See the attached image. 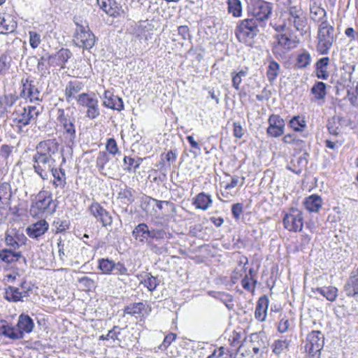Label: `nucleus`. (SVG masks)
<instances>
[{
	"label": "nucleus",
	"instance_id": "nucleus-1",
	"mask_svg": "<svg viewBox=\"0 0 358 358\" xmlns=\"http://www.w3.org/2000/svg\"><path fill=\"white\" fill-rule=\"evenodd\" d=\"M59 144L55 139H48L39 142L36 152L32 155V166L34 171L43 179L47 180L51 173L55 180V187L64 188L66 184V173L62 166L66 159L59 153Z\"/></svg>",
	"mask_w": 358,
	"mask_h": 358
},
{
	"label": "nucleus",
	"instance_id": "nucleus-2",
	"mask_svg": "<svg viewBox=\"0 0 358 358\" xmlns=\"http://www.w3.org/2000/svg\"><path fill=\"white\" fill-rule=\"evenodd\" d=\"M282 24L280 29L282 31L292 30V28L301 36L310 34V27L308 19L299 6H290L282 15Z\"/></svg>",
	"mask_w": 358,
	"mask_h": 358
},
{
	"label": "nucleus",
	"instance_id": "nucleus-3",
	"mask_svg": "<svg viewBox=\"0 0 358 358\" xmlns=\"http://www.w3.org/2000/svg\"><path fill=\"white\" fill-rule=\"evenodd\" d=\"M132 236L141 244L148 243L151 239L160 241L171 237V234L165 229H149L145 223L138 224L133 229Z\"/></svg>",
	"mask_w": 358,
	"mask_h": 358
},
{
	"label": "nucleus",
	"instance_id": "nucleus-4",
	"mask_svg": "<svg viewBox=\"0 0 358 358\" xmlns=\"http://www.w3.org/2000/svg\"><path fill=\"white\" fill-rule=\"evenodd\" d=\"M317 50L321 55H327L336 41V34L333 24L324 21L318 25Z\"/></svg>",
	"mask_w": 358,
	"mask_h": 358
},
{
	"label": "nucleus",
	"instance_id": "nucleus-5",
	"mask_svg": "<svg viewBox=\"0 0 358 358\" xmlns=\"http://www.w3.org/2000/svg\"><path fill=\"white\" fill-rule=\"evenodd\" d=\"M273 10V3L264 0H254L252 3H248V15L259 22L260 27L266 24V22L272 15Z\"/></svg>",
	"mask_w": 358,
	"mask_h": 358
},
{
	"label": "nucleus",
	"instance_id": "nucleus-6",
	"mask_svg": "<svg viewBox=\"0 0 358 358\" xmlns=\"http://www.w3.org/2000/svg\"><path fill=\"white\" fill-rule=\"evenodd\" d=\"M56 208L57 205L52 199V194L48 191H41L31 206L30 214L34 217L39 216L44 213L52 215L55 212Z\"/></svg>",
	"mask_w": 358,
	"mask_h": 358
},
{
	"label": "nucleus",
	"instance_id": "nucleus-7",
	"mask_svg": "<svg viewBox=\"0 0 358 358\" xmlns=\"http://www.w3.org/2000/svg\"><path fill=\"white\" fill-rule=\"evenodd\" d=\"M259 22L254 18L248 17L241 20L236 27V36L238 40L248 45H252V39L259 33Z\"/></svg>",
	"mask_w": 358,
	"mask_h": 358
},
{
	"label": "nucleus",
	"instance_id": "nucleus-8",
	"mask_svg": "<svg viewBox=\"0 0 358 358\" xmlns=\"http://www.w3.org/2000/svg\"><path fill=\"white\" fill-rule=\"evenodd\" d=\"M274 39L271 50L276 58H285L291 50L297 47L299 42L296 37L288 36L286 34H278Z\"/></svg>",
	"mask_w": 358,
	"mask_h": 358
},
{
	"label": "nucleus",
	"instance_id": "nucleus-9",
	"mask_svg": "<svg viewBox=\"0 0 358 358\" xmlns=\"http://www.w3.org/2000/svg\"><path fill=\"white\" fill-rule=\"evenodd\" d=\"M76 29L74 34L73 41L80 48L90 50L94 45L96 36L91 31L87 23L85 24L76 22Z\"/></svg>",
	"mask_w": 358,
	"mask_h": 358
},
{
	"label": "nucleus",
	"instance_id": "nucleus-10",
	"mask_svg": "<svg viewBox=\"0 0 358 358\" xmlns=\"http://www.w3.org/2000/svg\"><path fill=\"white\" fill-rule=\"evenodd\" d=\"M324 343V335L320 331H313L308 334L305 345L308 358H320V352Z\"/></svg>",
	"mask_w": 358,
	"mask_h": 358
},
{
	"label": "nucleus",
	"instance_id": "nucleus-11",
	"mask_svg": "<svg viewBox=\"0 0 358 358\" xmlns=\"http://www.w3.org/2000/svg\"><path fill=\"white\" fill-rule=\"evenodd\" d=\"M303 219L301 211L292 208L283 217L284 227L289 231H301L303 226Z\"/></svg>",
	"mask_w": 358,
	"mask_h": 358
},
{
	"label": "nucleus",
	"instance_id": "nucleus-12",
	"mask_svg": "<svg viewBox=\"0 0 358 358\" xmlns=\"http://www.w3.org/2000/svg\"><path fill=\"white\" fill-rule=\"evenodd\" d=\"M39 114L40 111L36 106L24 107L13 113V122L19 124V127H24L29 124L32 120H36Z\"/></svg>",
	"mask_w": 358,
	"mask_h": 358
},
{
	"label": "nucleus",
	"instance_id": "nucleus-13",
	"mask_svg": "<svg viewBox=\"0 0 358 358\" xmlns=\"http://www.w3.org/2000/svg\"><path fill=\"white\" fill-rule=\"evenodd\" d=\"M77 102L80 106L87 108L86 117L91 120L98 117L100 115L99 101L91 96L89 94L83 93L78 96Z\"/></svg>",
	"mask_w": 358,
	"mask_h": 358
},
{
	"label": "nucleus",
	"instance_id": "nucleus-14",
	"mask_svg": "<svg viewBox=\"0 0 358 358\" xmlns=\"http://www.w3.org/2000/svg\"><path fill=\"white\" fill-rule=\"evenodd\" d=\"M96 166L99 171L106 176L113 175L117 171L118 166L112 160L108 154L105 151H100L96 160Z\"/></svg>",
	"mask_w": 358,
	"mask_h": 358
},
{
	"label": "nucleus",
	"instance_id": "nucleus-15",
	"mask_svg": "<svg viewBox=\"0 0 358 358\" xmlns=\"http://www.w3.org/2000/svg\"><path fill=\"white\" fill-rule=\"evenodd\" d=\"M89 211L97 222L101 223L103 227L111 226L112 215L99 203L93 202L89 207Z\"/></svg>",
	"mask_w": 358,
	"mask_h": 358
},
{
	"label": "nucleus",
	"instance_id": "nucleus-16",
	"mask_svg": "<svg viewBox=\"0 0 358 358\" xmlns=\"http://www.w3.org/2000/svg\"><path fill=\"white\" fill-rule=\"evenodd\" d=\"M269 126L267 128V134L271 137L277 138L285 132V124L282 118L278 115H271L268 120Z\"/></svg>",
	"mask_w": 358,
	"mask_h": 358
},
{
	"label": "nucleus",
	"instance_id": "nucleus-17",
	"mask_svg": "<svg viewBox=\"0 0 358 358\" xmlns=\"http://www.w3.org/2000/svg\"><path fill=\"white\" fill-rule=\"evenodd\" d=\"M57 120L63 126L65 134L67 135L70 141H73L76 138V129L74 126V119H71L69 115L65 113L64 109H58Z\"/></svg>",
	"mask_w": 358,
	"mask_h": 358
},
{
	"label": "nucleus",
	"instance_id": "nucleus-18",
	"mask_svg": "<svg viewBox=\"0 0 358 358\" xmlns=\"http://www.w3.org/2000/svg\"><path fill=\"white\" fill-rule=\"evenodd\" d=\"M97 4L107 15L113 17H124V10L114 0H96Z\"/></svg>",
	"mask_w": 358,
	"mask_h": 358
},
{
	"label": "nucleus",
	"instance_id": "nucleus-19",
	"mask_svg": "<svg viewBox=\"0 0 358 358\" xmlns=\"http://www.w3.org/2000/svg\"><path fill=\"white\" fill-rule=\"evenodd\" d=\"M40 96L41 92L32 80L27 79L25 82H23L20 97L29 99L31 102H33L34 101H41Z\"/></svg>",
	"mask_w": 358,
	"mask_h": 358
},
{
	"label": "nucleus",
	"instance_id": "nucleus-20",
	"mask_svg": "<svg viewBox=\"0 0 358 358\" xmlns=\"http://www.w3.org/2000/svg\"><path fill=\"white\" fill-rule=\"evenodd\" d=\"M243 344L248 351L252 352L256 357H258L257 355L260 350L265 348V344L261 338V335L257 333L252 334L246 337Z\"/></svg>",
	"mask_w": 358,
	"mask_h": 358
},
{
	"label": "nucleus",
	"instance_id": "nucleus-21",
	"mask_svg": "<svg viewBox=\"0 0 358 358\" xmlns=\"http://www.w3.org/2000/svg\"><path fill=\"white\" fill-rule=\"evenodd\" d=\"M27 237L16 229H10L6 233L5 241L7 245L14 249L25 244Z\"/></svg>",
	"mask_w": 358,
	"mask_h": 358
},
{
	"label": "nucleus",
	"instance_id": "nucleus-22",
	"mask_svg": "<svg viewBox=\"0 0 358 358\" xmlns=\"http://www.w3.org/2000/svg\"><path fill=\"white\" fill-rule=\"evenodd\" d=\"M72 53L69 49L61 48L55 55H48V63L50 66L65 68V64L71 57Z\"/></svg>",
	"mask_w": 358,
	"mask_h": 358
},
{
	"label": "nucleus",
	"instance_id": "nucleus-23",
	"mask_svg": "<svg viewBox=\"0 0 358 358\" xmlns=\"http://www.w3.org/2000/svg\"><path fill=\"white\" fill-rule=\"evenodd\" d=\"M49 229V224L45 220H40L33 223L26 229L27 234L29 238L38 239L40 236L47 232Z\"/></svg>",
	"mask_w": 358,
	"mask_h": 358
},
{
	"label": "nucleus",
	"instance_id": "nucleus-24",
	"mask_svg": "<svg viewBox=\"0 0 358 358\" xmlns=\"http://www.w3.org/2000/svg\"><path fill=\"white\" fill-rule=\"evenodd\" d=\"M103 104L105 107L121 111L124 109L122 99L109 91H105Z\"/></svg>",
	"mask_w": 358,
	"mask_h": 358
},
{
	"label": "nucleus",
	"instance_id": "nucleus-25",
	"mask_svg": "<svg viewBox=\"0 0 358 358\" xmlns=\"http://www.w3.org/2000/svg\"><path fill=\"white\" fill-rule=\"evenodd\" d=\"M17 27V22L13 15L0 14V33L8 34L13 32Z\"/></svg>",
	"mask_w": 358,
	"mask_h": 358
},
{
	"label": "nucleus",
	"instance_id": "nucleus-26",
	"mask_svg": "<svg viewBox=\"0 0 358 358\" xmlns=\"http://www.w3.org/2000/svg\"><path fill=\"white\" fill-rule=\"evenodd\" d=\"M269 300L266 295L261 296L257 303L255 317L260 322L266 320Z\"/></svg>",
	"mask_w": 358,
	"mask_h": 358
},
{
	"label": "nucleus",
	"instance_id": "nucleus-27",
	"mask_svg": "<svg viewBox=\"0 0 358 358\" xmlns=\"http://www.w3.org/2000/svg\"><path fill=\"white\" fill-rule=\"evenodd\" d=\"M0 335H3L11 339H21L23 338L22 334L19 331L17 326H10L5 321L0 322Z\"/></svg>",
	"mask_w": 358,
	"mask_h": 358
},
{
	"label": "nucleus",
	"instance_id": "nucleus-28",
	"mask_svg": "<svg viewBox=\"0 0 358 358\" xmlns=\"http://www.w3.org/2000/svg\"><path fill=\"white\" fill-rule=\"evenodd\" d=\"M29 296L27 290L20 291L18 287L9 286L6 289L5 298L9 301L17 302Z\"/></svg>",
	"mask_w": 358,
	"mask_h": 358
},
{
	"label": "nucleus",
	"instance_id": "nucleus-29",
	"mask_svg": "<svg viewBox=\"0 0 358 358\" xmlns=\"http://www.w3.org/2000/svg\"><path fill=\"white\" fill-rule=\"evenodd\" d=\"M303 204L310 213H318L322 208L323 201L320 196L312 194L305 199Z\"/></svg>",
	"mask_w": 358,
	"mask_h": 358
},
{
	"label": "nucleus",
	"instance_id": "nucleus-30",
	"mask_svg": "<svg viewBox=\"0 0 358 358\" xmlns=\"http://www.w3.org/2000/svg\"><path fill=\"white\" fill-rule=\"evenodd\" d=\"M192 204L197 209L206 210L212 206L213 200L210 195L201 192L194 198Z\"/></svg>",
	"mask_w": 358,
	"mask_h": 358
},
{
	"label": "nucleus",
	"instance_id": "nucleus-31",
	"mask_svg": "<svg viewBox=\"0 0 358 358\" xmlns=\"http://www.w3.org/2000/svg\"><path fill=\"white\" fill-rule=\"evenodd\" d=\"M344 290L348 296L358 294V268L352 272L350 279L344 286Z\"/></svg>",
	"mask_w": 358,
	"mask_h": 358
},
{
	"label": "nucleus",
	"instance_id": "nucleus-32",
	"mask_svg": "<svg viewBox=\"0 0 358 358\" xmlns=\"http://www.w3.org/2000/svg\"><path fill=\"white\" fill-rule=\"evenodd\" d=\"M83 85L79 81H69L64 90V94L67 102H70L73 99L77 100L76 94L81 91Z\"/></svg>",
	"mask_w": 358,
	"mask_h": 358
},
{
	"label": "nucleus",
	"instance_id": "nucleus-33",
	"mask_svg": "<svg viewBox=\"0 0 358 358\" xmlns=\"http://www.w3.org/2000/svg\"><path fill=\"white\" fill-rule=\"evenodd\" d=\"M17 327L24 336V333H31L34 327L33 320L27 315L21 314L19 316Z\"/></svg>",
	"mask_w": 358,
	"mask_h": 358
},
{
	"label": "nucleus",
	"instance_id": "nucleus-34",
	"mask_svg": "<svg viewBox=\"0 0 358 358\" xmlns=\"http://www.w3.org/2000/svg\"><path fill=\"white\" fill-rule=\"evenodd\" d=\"M310 18L312 21L317 23H322L324 21H328L327 17V11L323 8L314 3L310 8Z\"/></svg>",
	"mask_w": 358,
	"mask_h": 358
},
{
	"label": "nucleus",
	"instance_id": "nucleus-35",
	"mask_svg": "<svg viewBox=\"0 0 358 358\" xmlns=\"http://www.w3.org/2000/svg\"><path fill=\"white\" fill-rule=\"evenodd\" d=\"M312 292L319 293L329 301H334L338 296V289L333 286L312 288Z\"/></svg>",
	"mask_w": 358,
	"mask_h": 358
},
{
	"label": "nucleus",
	"instance_id": "nucleus-36",
	"mask_svg": "<svg viewBox=\"0 0 358 358\" xmlns=\"http://www.w3.org/2000/svg\"><path fill=\"white\" fill-rule=\"evenodd\" d=\"M145 312V305L142 302L134 303L128 305L124 309V314L131 316L142 317Z\"/></svg>",
	"mask_w": 358,
	"mask_h": 358
},
{
	"label": "nucleus",
	"instance_id": "nucleus-37",
	"mask_svg": "<svg viewBox=\"0 0 358 358\" xmlns=\"http://www.w3.org/2000/svg\"><path fill=\"white\" fill-rule=\"evenodd\" d=\"M114 266V261L108 258H101L98 259V269L101 271L103 274L111 275L113 273V268Z\"/></svg>",
	"mask_w": 358,
	"mask_h": 358
},
{
	"label": "nucleus",
	"instance_id": "nucleus-38",
	"mask_svg": "<svg viewBox=\"0 0 358 358\" xmlns=\"http://www.w3.org/2000/svg\"><path fill=\"white\" fill-rule=\"evenodd\" d=\"M280 73V64L274 60L269 62L268 69L266 71V76L268 81L273 83L277 78Z\"/></svg>",
	"mask_w": 358,
	"mask_h": 358
},
{
	"label": "nucleus",
	"instance_id": "nucleus-39",
	"mask_svg": "<svg viewBox=\"0 0 358 358\" xmlns=\"http://www.w3.org/2000/svg\"><path fill=\"white\" fill-rule=\"evenodd\" d=\"M248 75V69H241L238 72H232L231 73V81L232 86L236 90H240V85L242 83L243 78L245 77Z\"/></svg>",
	"mask_w": 358,
	"mask_h": 358
},
{
	"label": "nucleus",
	"instance_id": "nucleus-40",
	"mask_svg": "<svg viewBox=\"0 0 358 358\" xmlns=\"http://www.w3.org/2000/svg\"><path fill=\"white\" fill-rule=\"evenodd\" d=\"M233 352L224 347H220L215 349L213 352L206 358H232Z\"/></svg>",
	"mask_w": 358,
	"mask_h": 358
},
{
	"label": "nucleus",
	"instance_id": "nucleus-41",
	"mask_svg": "<svg viewBox=\"0 0 358 358\" xmlns=\"http://www.w3.org/2000/svg\"><path fill=\"white\" fill-rule=\"evenodd\" d=\"M311 92L316 99H323L326 96V85L323 82H317L312 87Z\"/></svg>",
	"mask_w": 358,
	"mask_h": 358
},
{
	"label": "nucleus",
	"instance_id": "nucleus-42",
	"mask_svg": "<svg viewBox=\"0 0 358 358\" xmlns=\"http://www.w3.org/2000/svg\"><path fill=\"white\" fill-rule=\"evenodd\" d=\"M228 11L234 17H239L242 13V6L239 0L228 1Z\"/></svg>",
	"mask_w": 358,
	"mask_h": 358
},
{
	"label": "nucleus",
	"instance_id": "nucleus-43",
	"mask_svg": "<svg viewBox=\"0 0 358 358\" xmlns=\"http://www.w3.org/2000/svg\"><path fill=\"white\" fill-rule=\"evenodd\" d=\"M21 256L20 252H14L10 250H3L0 251V259L6 262L11 263Z\"/></svg>",
	"mask_w": 358,
	"mask_h": 358
},
{
	"label": "nucleus",
	"instance_id": "nucleus-44",
	"mask_svg": "<svg viewBox=\"0 0 358 358\" xmlns=\"http://www.w3.org/2000/svg\"><path fill=\"white\" fill-rule=\"evenodd\" d=\"M290 127L296 131H301L306 127L303 117L294 116L289 121Z\"/></svg>",
	"mask_w": 358,
	"mask_h": 358
},
{
	"label": "nucleus",
	"instance_id": "nucleus-45",
	"mask_svg": "<svg viewBox=\"0 0 358 358\" xmlns=\"http://www.w3.org/2000/svg\"><path fill=\"white\" fill-rule=\"evenodd\" d=\"M310 55L307 51H303L296 59V65L298 68L302 69L307 67L310 63Z\"/></svg>",
	"mask_w": 358,
	"mask_h": 358
},
{
	"label": "nucleus",
	"instance_id": "nucleus-46",
	"mask_svg": "<svg viewBox=\"0 0 358 358\" xmlns=\"http://www.w3.org/2000/svg\"><path fill=\"white\" fill-rule=\"evenodd\" d=\"M289 345V341H287V339H284V340H277L275 341L272 347H273V352L275 354V355H280L281 354L282 352H283L285 350H287L288 348Z\"/></svg>",
	"mask_w": 358,
	"mask_h": 358
},
{
	"label": "nucleus",
	"instance_id": "nucleus-47",
	"mask_svg": "<svg viewBox=\"0 0 358 358\" xmlns=\"http://www.w3.org/2000/svg\"><path fill=\"white\" fill-rule=\"evenodd\" d=\"M141 282L148 289L149 291L152 292L159 285V280L157 279V278L154 277L151 274L148 273L146 275L144 280Z\"/></svg>",
	"mask_w": 358,
	"mask_h": 358
},
{
	"label": "nucleus",
	"instance_id": "nucleus-48",
	"mask_svg": "<svg viewBox=\"0 0 358 358\" xmlns=\"http://www.w3.org/2000/svg\"><path fill=\"white\" fill-rule=\"evenodd\" d=\"M157 241L155 239H151L148 243V247L149 249L155 254L162 255L164 252H166V248L164 245L161 243H156Z\"/></svg>",
	"mask_w": 358,
	"mask_h": 358
},
{
	"label": "nucleus",
	"instance_id": "nucleus-49",
	"mask_svg": "<svg viewBox=\"0 0 358 358\" xmlns=\"http://www.w3.org/2000/svg\"><path fill=\"white\" fill-rule=\"evenodd\" d=\"M53 226L55 227V231L57 234L62 233L69 228V221L67 220L57 218L53 222Z\"/></svg>",
	"mask_w": 358,
	"mask_h": 358
},
{
	"label": "nucleus",
	"instance_id": "nucleus-50",
	"mask_svg": "<svg viewBox=\"0 0 358 358\" xmlns=\"http://www.w3.org/2000/svg\"><path fill=\"white\" fill-rule=\"evenodd\" d=\"M234 358H259V357L255 356L252 352L248 351V350L242 343L241 345H239L238 348L237 349Z\"/></svg>",
	"mask_w": 358,
	"mask_h": 358
},
{
	"label": "nucleus",
	"instance_id": "nucleus-51",
	"mask_svg": "<svg viewBox=\"0 0 358 358\" xmlns=\"http://www.w3.org/2000/svg\"><path fill=\"white\" fill-rule=\"evenodd\" d=\"M112 274L117 275H128V268L123 263L120 262H114Z\"/></svg>",
	"mask_w": 358,
	"mask_h": 358
},
{
	"label": "nucleus",
	"instance_id": "nucleus-52",
	"mask_svg": "<svg viewBox=\"0 0 358 358\" xmlns=\"http://www.w3.org/2000/svg\"><path fill=\"white\" fill-rule=\"evenodd\" d=\"M106 148L107 152H108L110 154L113 155H115L116 154H118L120 152L117 145V142L113 138H110L107 140Z\"/></svg>",
	"mask_w": 358,
	"mask_h": 358
},
{
	"label": "nucleus",
	"instance_id": "nucleus-53",
	"mask_svg": "<svg viewBox=\"0 0 358 358\" xmlns=\"http://www.w3.org/2000/svg\"><path fill=\"white\" fill-rule=\"evenodd\" d=\"M18 96L13 94H8L5 95L2 99V104L5 106V108L12 107L17 101Z\"/></svg>",
	"mask_w": 358,
	"mask_h": 358
},
{
	"label": "nucleus",
	"instance_id": "nucleus-54",
	"mask_svg": "<svg viewBox=\"0 0 358 358\" xmlns=\"http://www.w3.org/2000/svg\"><path fill=\"white\" fill-rule=\"evenodd\" d=\"M143 159L141 158H138L137 160H135L134 158L131 157H124V163L129 165V167L127 168L129 171H131V166L134 168V171L138 169Z\"/></svg>",
	"mask_w": 358,
	"mask_h": 358
},
{
	"label": "nucleus",
	"instance_id": "nucleus-55",
	"mask_svg": "<svg viewBox=\"0 0 358 358\" xmlns=\"http://www.w3.org/2000/svg\"><path fill=\"white\" fill-rule=\"evenodd\" d=\"M29 43L32 48L36 49L41 43V36L35 31H29Z\"/></svg>",
	"mask_w": 358,
	"mask_h": 358
},
{
	"label": "nucleus",
	"instance_id": "nucleus-56",
	"mask_svg": "<svg viewBox=\"0 0 358 358\" xmlns=\"http://www.w3.org/2000/svg\"><path fill=\"white\" fill-rule=\"evenodd\" d=\"M176 338V334L174 333H170L166 335L163 341V343L158 346V349L161 350H165L171 345V343Z\"/></svg>",
	"mask_w": 358,
	"mask_h": 358
},
{
	"label": "nucleus",
	"instance_id": "nucleus-57",
	"mask_svg": "<svg viewBox=\"0 0 358 358\" xmlns=\"http://www.w3.org/2000/svg\"><path fill=\"white\" fill-rule=\"evenodd\" d=\"M119 198L126 200V203H131L134 201V196L131 189H126L119 193Z\"/></svg>",
	"mask_w": 358,
	"mask_h": 358
},
{
	"label": "nucleus",
	"instance_id": "nucleus-58",
	"mask_svg": "<svg viewBox=\"0 0 358 358\" xmlns=\"http://www.w3.org/2000/svg\"><path fill=\"white\" fill-rule=\"evenodd\" d=\"M120 329L117 327H114L113 329L110 330L106 336H101L100 339L103 340H109L112 339L113 341L119 340L118 336L120 334Z\"/></svg>",
	"mask_w": 358,
	"mask_h": 358
},
{
	"label": "nucleus",
	"instance_id": "nucleus-59",
	"mask_svg": "<svg viewBox=\"0 0 358 358\" xmlns=\"http://www.w3.org/2000/svg\"><path fill=\"white\" fill-rule=\"evenodd\" d=\"M178 34L183 40H192V35L189 33V27L187 25H182L178 27Z\"/></svg>",
	"mask_w": 358,
	"mask_h": 358
},
{
	"label": "nucleus",
	"instance_id": "nucleus-60",
	"mask_svg": "<svg viewBox=\"0 0 358 358\" xmlns=\"http://www.w3.org/2000/svg\"><path fill=\"white\" fill-rule=\"evenodd\" d=\"M10 185L8 183L0 185V199H7L10 196L9 193Z\"/></svg>",
	"mask_w": 358,
	"mask_h": 358
},
{
	"label": "nucleus",
	"instance_id": "nucleus-61",
	"mask_svg": "<svg viewBox=\"0 0 358 358\" xmlns=\"http://www.w3.org/2000/svg\"><path fill=\"white\" fill-rule=\"evenodd\" d=\"M348 95L350 96L349 101L351 104L354 106H358V81L355 85V91L352 93V94H350V92H348Z\"/></svg>",
	"mask_w": 358,
	"mask_h": 358
},
{
	"label": "nucleus",
	"instance_id": "nucleus-62",
	"mask_svg": "<svg viewBox=\"0 0 358 358\" xmlns=\"http://www.w3.org/2000/svg\"><path fill=\"white\" fill-rule=\"evenodd\" d=\"M243 212V205L241 203H237L232 206L231 213L234 218L238 220L240 216Z\"/></svg>",
	"mask_w": 358,
	"mask_h": 358
},
{
	"label": "nucleus",
	"instance_id": "nucleus-63",
	"mask_svg": "<svg viewBox=\"0 0 358 358\" xmlns=\"http://www.w3.org/2000/svg\"><path fill=\"white\" fill-rule=\"evenodd\" d=\"M234 136L238 138H241L243 136V129L240 122H234L233 124Z\"/></svg>",
	"mask_w": 358,
	"mask_h": 358
},
{
	"label": "nucleus",
	"instance_id": "nucleus-64",
	"mask_svg": "<svg viewBox=\"0 0 358 358\" xmlns=\"http://www.w3.org/2000/svg\"><path fill=\"white\" fill-rule=\"evenodd\" d=\"M12 150H13L12 146H10L9 145L3 144L0 148V155L5 159H7L10 156V153L12 152Z\"/></svg>",
	"mask_w": 358,
	"mask_h": 358
}]
</instances>
